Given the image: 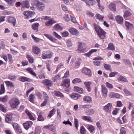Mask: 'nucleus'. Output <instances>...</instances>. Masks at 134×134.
I'll list each match as a JSON object with an SVG mask.
<instances>
[{"label":"nucleus","instance_id":"f257e3e1","mask_svg":"<svg viewBox=\"0 0 134 134\" xmlns=\"http://www.w3.org/2000/svg\"><path fill=\"white\" fill-rule=\"evenodd\" d=\"M31 4L35 7L40 12L43 11L46 9L45 4L39 0H33Z\"/></svg>","mask_w":134,"mask_h":134},{"label":"nucleus","instance_id":"f03ea898","mask_svg":"<svg viewBox=\"0 0 134 134\" xmlns=\"http://www.w3.org/2000/svg\"><path fill=\"white\" fill-rule=\"evenodd\" d=\"M70 80L69 79H64L62 82L61 86L65 88V91L68 92L71 90Z\"/></svg>","mask_w":134,"mask_h":134},{"label":"nucleus","instance_id":"7ed1b4c3","mask_svg":"<svg viewBox=\"0 0 134 134\" xmlns=\"http://www.w3.org/2000/svg\"><path fill=\"white\" fill-rule=\"evenodd\" d=\"M86 44L83 42H79L78 46L77 51L79 53H84L86 52Z\"/></svg>","mask_w":134,"mask_h":134},{"label":"nucleus","instance_id":"20e7f679","mask_svg":"<svg viewBox=\"0 0 134 134\" xmlns=\"http://www.w3.org/2000/svg\"><path fill=\"white\" fill-rule=\"evenodd\" d=\"M10 103L11 107L13 109H17L20 103L19 100L16 98H14L10 101Z\"/></svg>","mask_w":134,"mask_h":134},{"label":"nucleus","instance_id":"39448f33","mask_svg":"<svg viewBox=\"0 0 134 134\" xmlns=\"http://www.w3.org/2000/svg\"><path fill=\"white\" fill-rule=\"evenodd\" d=\"M53 55V53L50 51H43L42 53L41 57L43 59H50Z\"/></svg>","mask_w":134,"mask_h":134},{"label":"nucleus","instance_id":"423d86ee","mask_svg":"<svg viewBox=\"0 0 134 134\" xmlns=\"http://www.w3.org/2000/svg\"><path fill=\"white\" fill-rule=\"evenodd\" d=\"M112 104L110 103H108L103 108L104 111L106 113H110L111 111Z\"/></svg>","mask_w":134,"mask_h":134},{"label":"nucleus","instance_id":"0eeeda50","mask_svg":"<svg viewBox=\"0 0 134 134\" xmlns=\"http://www.w3.org/2000/svg\"><path fill=\"white\" fill-rule=\"evenodd\" d=\"M101 92L103 97L104 98H106L107 96L108 90L107 88L103 85H101Z\"/></svg>","mask_w":134,"mask_h":134},{"label":"nucleus","instance_id":"6e6552de","mask_svg":"<svg viewBox=\"0 0 134 134\" xmlns=\"http://www.w3.org/2000/svg\"><path fill=\"white\" fill-rule=\"evenodd\" d=\"M57 22L54 20L53 18H51L48 21L45 23V25L46 26L49 27Z\"/></svg>","mask_w":134,"mask_h":134},{"label":"nucleus","instance_id":"1a4fd4ad","mask_svg":"<svg viewBox=\"0 0 134 134\" xmlns=\"http://www.w3.org/2000/svg\"><path fill=\"white\" fill-rule=\"evenodd\" d=\"M44 128L48 129L53 132H56V127L55 126L53 125H48L44 126Z\"/></svg>","mask_w":134,"mask_h":134},{"label":"nucleus","instance_id":"9d476101","mask_svg":"<svg viewBox=\"0 0 134 134\" xmlns=\"http://www.w3.org/2000/svg\"><path fill=\"white\" fill-rule=\"evenodd\" d=\"M35 14V13L34 12L28 11H24L23 12V14L26 17L29 18L34 15Z\"/></svg>","mask_w":134,"mask_h":134},{"label":"nucleus","instance_id":"9b49d317","mask_svg":"<svg viewBox=\"0 0 134 134\" xmlns=\"http://www.w3.org/2000/svg\"><path fill=\"white\" fill-rule=\"evenodd\" d=\"M82 72L87 75L90 76L91 75V72L90 70L87 68L84 67L82 71Z\"/></svg>","mask_w":134,"mask_h":134},{"label":"nucleus","instance_id":"f8f14e48","mask_svg":"<svg viewBox=\"0 0 134 134\" xmlns=\"http://www.w3.org/2000/svg\"><path fill=\"white\" fill-rule=\"evenodd\" d=\"M31 0H25L21 2V5L25 7L28 8L30 7L29 3Z\"/></svg>","mask_w":134,"mask_h":134},{"label":"nucleus","instance_id":"ddd939ff","mask_svg":"<svg viewBox=\"0 0 134 134\" xmlns=\"http://www.w3.org/2000/svg\"><path fill=\"white\" fill-rule=\"evenodd\" d=\"M69 96L71 98L76 100L80 97L81 95L75 93H73L71 94H69Z\"/></svg>","mask_w":134,"mask_h":134},{"label":"nucleus","instance_id":"4468645a","mask_svg":"<svg viewBox=\"0 0 134 134\" xmlns=\"http://www.w3.org/2000/svg\"><path fill=\"white\" fill-rule=\"evenodd\" d=\"M8 21L9 23H12L13 26H15L16 21V19L15 18L9 16L8 17Z\"/></svg>","mask_w":134,"mask_h":134},{"label":"nucleus","instance_id":"2eb2a0df","mask_svg":"<svg viewBox=\"0 0 134 134\" xmlns=\"http://www.w3.org/2000/svg\"><path fill=\"white\" fill-rule=\"evenodd\" d=\"M70 32L72 35L76 36H77L79 34L78 31L76 29L74 28H71L69 30Z\"/></svg>","mask_w":134,"mask_h":134},{"label":"nucleus","instance_id":"dca6fc26","mask_svg":"<svg viewBox=\"0 0 134 134\" xmlns=\"http://www.w3.org/2000/svg\"><path fill=\"white\" fill-rule=\"evenodd\" d=\"M33 124V122L31 121H28L23 124V126L26 130H27Z\"/></svg>","mask_w":134,"mask_h":134},{"label":"nucleus","instance_id":"f3484780","mask_svg":"<svg viewBox=\"0 0 134 134\" xmlns=\"http://www.w3.org/2000/svg\"><path fill=\"white\" fill-rule=\"evenodd\" d=\"M13 119L12 114H10L6 115L5 120L7 123H9L10 121L12 120Z\"/></svg>","mask_w":134,"mask_h":134},{"label":"nucleus","instance_id":"a211bd4d","mask_svg":"<svg viewBox=\"0 0 134 134\" xmlns=\"http://www.w3.org/2000/svg\"><path fill=\"white\" fill-rule=\"evenodd\" d=\"M109 96L110 98H119L120 97V95L117 93L111 92L109 94Z\"/></svg>","mask_w":134,"mask_h":134},{"label":"nucleus","instance_id":"6ab92c4d","mask_svg":"<svg viewBox=\"0 0 134 134\" xmlns=\"http://www.w3.org/2000/svg\"><path fill=\"white\" fill-rule=\"evenodd\" d=\"M93 27L97 34L103 30L100 27L95 23L93 24Z\"/></svg>","mask_w":134,"mask_h":134},{"label":"nucleus","instance_id":"aec40b11","mask_svg":"<svg viewBox=\"0 0 134 134\" xmlns=\"http://www.w3.org/2000/svg\"><path fill=\"white\" fill-rule=\"evenodd\" d=\"M12 125L14 129L18 131L20 133L22 132V131L18 124L16 123H13Z\"/></svg>","mask_w":134,"mask_h":134},{"label":"nucleus","instance_id":"412c9836","mask_svg":"<svg viewBox=\"0 0 134 134\" xmlns=\"http://www.w3.org/2000/svg\"><path fill=\"white\" fill-rule=\"evenodd\" d=\"M84 84L85 85V88L87 90L88 92L91 91V88L90 87L91 83L90 82L88 81L85 82L84 83Z\"/></svg>","mask_w":134,"mask_h":134},{"label":"nucleus","instance_id":"4be33fe9","mask_svg":"<svg viewBox=\"0 0 134 134\" xmlns=\"http://www.w3.org/2000/svg\"><path fill=\"white\" fill-rule=\"evenodd\" d=\"M116 20L117 22L119 24H122L123 22V19L122 17L119 15L116 17Z\"/></svg>","mask_w":134,"mask_h":134},{"label":"nucleus","instance_id":"5701e85b","mask_svg":"<svg viewBox=\"0 0 134 134\" xmlns=\"http://www.w3.org/2000/svg\"><path fill=\"white\" fill-rule=\"evenodd\" d=\"M83 100L84 101L89 103L91 102L92 101L91 97L88 96L84 97L83 98Z\"/></svg>","mask_w":134,"mask_h":134},{"label":"nucleus","instance_id":"b1692460","mask_svg":"<svg viewBox=\"0 0 134 134\" xmlns=\"http://www.w3.org/2000/svg\"><path fill=\"white\" fill-rule=\"evenodd\" d=\"M106 32L103 30L97 33L99 37L101 39H103L105 37Z\"/></svg>","mask_w":134,"mask_h":134},{"label":"nucleus","instance_id":"393cba45","mask_svg":"<svg viewBox=\"0 0 134 134\" xmlns=\"http://www.w3.org/2000/svg\"><path fill=\"white\" fill-rule=\"evenodd\" d=\"M19 80L22 82H30L31 80L28 78L24 76H21L19 78Z\"/></svg>","mask_w":134,"mask_h":134},{"label":"nucleus","instance_id":"a878e982","mask_svg":"<svg viewBox=\"0 0 134 134\" xmlns=\"http://www.w3.org/2000/svg\"><path fill=\"white\" fill-rule=\"evenodd\" d=\"M125 23V26L127 29H131L134 28L133 25L130 23L126 21Z\"/></svg>","mask_w":134,"mask_h":134},{"label":"nucleus","instance_id":"bb28decb","mask_svg":"<svg viewBox=\"0 0 134 134\" xmlns=\"http://www.w3.org/2000/svg\"><path fill=\"white\" fill-rule=\"evenodd\" d=\"M54 29L57 31H60L62 30L63 27L58 24H56L53 26Z\"/></svg>","mask_w":134,"mask_h":134},{"label":"nucleus","instance_id":"cd10ccee","mask_svg":"<svg viewBox=\"0 0 134 134\" xmlns=\"http://www.w3.org/2000/svg\"><path fill=\"white\" fill-rule=\"evenodd\" d=\"M32 51L35 54H38L40 52V49L35 46H34L32 47Z\"/></svg>","mask_w":134,"mask_h":134},{"label":"nucleus","instance_id":"c85d7f7f","mask_svg":"<svg viewBox=\"0 0 134 134\" xmlns=\"http://www.w3.org/2000/svg\"><path fill=\"white\" fill-rule=\"evenodd\" d=\"M4 82L6 86L8 87L13 88L14 87V85L11 81H4Z\"/></svg>","mask_w":134,"mask_h":134},{"label":"nucleus","instance_id":"c756f323","mask_svg":"<svg viewBox=\"0 0 134 134\" xmlns=\"http://www.w3.org/2000/svg\"><path fill=\"white\" fill-rule=\"evenodd\" d=\"M44 35L49 40L53 42H54L56 40L52 36L50 35L44 34Z\"/></svg>","mask_w":134,"mask_h":134},{"label":"nucleus","instance_id":"7c9ffc66","mask_svg":"<svg viewBox=\"0 0 134 134\" xmlns=\"http://www.w3.org/2000/svg\"><path fill=\"white\" fill-rule=\"evenodd\" d=\"M37 120L40 121H43L44 120V119L42 116V112H40L39 113L38 115Z\"/></svg>","mask_w":134,"mask_h":134},{"label":"nucleus","instance_id":"2f4dec72","mask_svg":"<svg viewBox=\"0 0 134 134\" xmlns=\"http://www.w3.org/2000/svg\"><path fill=\"white\" fill-rule=\"evenodd\" d=\"M43 82L47 86H51L52 85L53 83L52 81L50 80L46 79L43 80Z\"/></svg>","mask_w":134,"mask_h":134},{"label":"nucleus","instance_id":"473e14b6","mask_svg":"<svg viewBox=\"0 0 134 134\" xmlns=\"http://www.w3.org/2000/svg\"><path fill=\"white\" fill-rule=\"evenodd\" d=\"M81 119L85 120L88 122H92V121L91 118L88 116H81Z\"/></svg>","mask_w":134,"mask_h":134},{"label":"nucleus","instance_id":"72a5a7b5","mask_svg":"<svg viewBox=\"0 0 134 134\" xmlns=\"http://www.w3.org/2000/svg\"><path fill=\"white\" fill-rule=\"evenodd\" d=\"M25 112L26 114L29 116L30 120H35L34 118V117L31 113L28 110H26Z\"/></svg>","mask_w":134,"mask_h":134},{"label":"nucleus","instance_id":"f704fd0d","mask_svg":"<svg viewBox=\"0 0 134 134\" xmlns=\"http://www.w3.org/2000/svg\"><path fill=\"white\" fill-rule=\"evenodd\" d=\"M39 26V24L38 23H35L33 24L32 25V28L34 30L37 31H38Z\"/></svg>","mask_w":134,"mask_h":134},{"label":"nucleus","instance_id":"c9c22d12","mask_svg":"<svg viewBox=\"0 0 134 134\" xmlns=\"http://www.w3.org/2000/svg\"><path fill=\"white\" fill-rule=\"evenodd\" d=\"M74 89L75 91L80 93H83V89L81 88L75 86L74 87Z\"/></svg>","mask_w":134,"mask_h":134},{"label":"nucleus","instance_id":"e433bc0d","mask_svg":"<svg viewBox=\"0 0 134 134\" xmlns=\"http://www.w3.org/2000/svg\"><path fill=\"white\" fill-rule=\"evenodd\" d=\"M109 9L111 10L115 11L116 10L115 5V4L111 3L109 5Z\"/></svg>","mask_w":134,"mask_h":134},{"label":"nucleus","instance_id":"4c0bfd02","mask_svg":"<svg viewBox=\"0 0 134 134\" xmlns=\"http://www.w3.org/2000/svg\"><path fill=\"white\" fill-rule=\"evenodd\" d=\"M60 76L59 74L56 75L52 79L53 81L54 82H57L60 80Z\"/></svg>","mask_w":134,"mask_h":134},{"label":"nucleus","instance_id":"58836bf2","mask_svg":"<svg viewBox=\"0 0 134 134\" xmlns=\"http://www.w3.org/2000/svg\"><path fill=\"white\" fill-rule=\"evenodd\" d=\"M131 13L130 11L126 10L124 12L123 16L124 18H126L128 16L131 15Z\"/></svg>","mask_w":134,"mask_h":134},{"label":"nucleus","instance_id":"ea45409f","mask_svg":"<svg viewBox=\"0 0 134 134\" xmlns=\"http://www.w3.org/2000/svg\"><path fill=\"white\" fill-rule=\"evenodd\" d=\"M8 99V96L7 95H6L4 97L0 98V101L3 102H7Z\"/></svg>","mask_w":134,"mask_h":134},{"label":"nucleus","instance_id":"a19ab883","mask_svg":"<svg viewBox=\"0 0 134 134\" xmlns=\"http://www.w3.org/2000/svg\"><path fill=\"white\" fill-rule=\"evenodd\" d=\"M54 94L57 97H59L61 98H63L64 97L63 94L59 91H55L54 92Z\"/></svg>","mask_w":134,"mask_h":134},{"label":"nucleus","instance_id":"79ce46f5","mask_svg":"<svg viewBox=\"0 0 134 134\" xmlns=\"http://www.w3.org/2000/svg\"><path fill=\"white\" fill-rule=\"evenodd\" d=\"M85 112L89 115H92L94 114L95 111L93 109H90L86 111Z\"/></svg>","mask_w":134,"mask_h":134},{"label":"nucleus","instance_id":"37998d69","mask_svg":"<svg viewBox=\"0 0 134 134\" xmlns=\"http://www.w3.org/2000/svg\"><path fill=\"white\" fill-rule=\"evenodd\" d=\"M26 58H27L29 62L31 63H33L34 62L33 58L29 55H27L26 56Z\"/></svg>","mask_w":134,"mask_h":134},{"label":"nucleus","instance_id":"c03bdc74","mask_svg":"<svg viewBox=\"0 0 134 134\" xmlns=\"http://www.w3.org/2000/svg\"><path fill=\"white\" fill-rule=\"evenodd\" d=\"M55 109L54 108L53 109L49 112V114L48 115V117L51 118L55 113Z\"/></svg>","mask_w":134,"mask_h":134},{"label":"nucleus","instance_id":"a18cd8bd","mask_svg":"<svg viewBox=\"0 0 134 134\" xmlns=\"http://www.w3.org/2000/svg\"><path fill=\"white\" fill-rule=\"evenodd\" d=\"M97 51V49H92L88 52L85 54L84 55L88 57H89L91 55L92 53L94 52H96Z\"/></svg>","mask_w":134,"mask_h":134},{"label":"nucleus","instance_id":"49530a36","mask_svg":"<svg viewBox=\"0 0 134 134\" xmlns=\"http://www.w3.org/2000/svg\"><path fill=\"white\" fill-rule=\"evenodd\" d=\"M8 4L12 5L16 2V0H4Z\"/></svg>","mask_w":134,"mask_h":134},{"label":"nucleus","instance_id":"de8ad7c7","mask_svg":"<svg viewBox=\"0 0 134 134\" xmlns=\"http://www.w3.org/2000/svg\"><path fill=\"white\" fill-rule=\"evenodd\" d=\"M5 87L4 85L2 84L1 85V89H0V95L3 93L5 92Z\"/></svg>","mask_w":134,"mask_h":134},{"label":"nucleus","instance_id":"09e8293b","mask_svg":"<svg viewBox=\"0 0 134 134\" xmlns=\"http://www.w3.org/2000/svg\"><path fill=\"white\" fill-rule=\"evenodd\" d=\"M108 49L111 50H115V47L112 43H109Z\"/></svg>","mask_w":134,"mask_h":134},{"label":"nucleus","instance_id":"8fccbe9b","mask_svg":"<svg viewBox=\"0 0 134 134\" xmlns=\"http://www.w3.org/2000/svg\"><path fill=\"white\" fill-rule=\"evenodd\" d=\"M91 105L90 104H85L81 105V107L82 108L85 109H89L91 108Z\"/></svg>","mask_w":134,"mask_h":134},{"label":"nucleus","instance_id":"3c124183","mask_svg":"<svg viewBox=\"0 0 134 134\" xmlns=\"http://www.w3.org/2000/svg\"><path fill=\"white\" fill-rule=\"evenodd\" d=\"M32 37L34 41L36 43L38 42L41 39L39 38L35 37L34 35H32Z\"/></svg>","mask_w":134,"mask_h":134},{"label":"nucleus","instance_id":"603ef678","mask_svg":"<svg viewBox=\"0 0 134 134\" xmlns=\"http://www.w3.org/2000/svg\"><path fill=\"white\" fill-rule=\"evenodd\" d=\"M0 110L4 112H5L7 111L6 108L4 105L0 104Z\"/></svg>","mask_w":134,"mask_h":134},{"label":"nucleus","instance_id":"864d4df0","mask_svg":"<svg viewBox=\"0 0 134 134\" xmlns=\"http://www.w3.org/2000/svg\"><path fill=\"white\" fill-rule=\"evenodd\" d=\"M80 131L81 134H84L86 132V130L83 126H81Z\"/></svg>","mask_w":134,"mask_h":134},{"label":"nucleus","instance_id":"5fc2aeb1","mask_svg":"<svg viewBox=\"0 0 134 134\" xmlns=\"http://www.w3.org/2000/svg\"><path fill=\"white\" fill-rule=\"evenodd\" d=\"M96 18L100 21H103L104 16L98 14H97L96 16Z\"/></svg>","mask_w":134,"mask_h":134},{"label":"nucleus","instance_id":"6e6d98bb","mask_svg":"<svg viewBox=\"0 0 134 134\" xmlns=\"http://www.w3.org/2000/svg\"><path fill=\"white\" fill-rule=\"evenodd\" d=\"M17 77L15 75H10L9 76L8 78L9 80L12 81H15L16 78Z\"/></svg>","mask_w":134,"mask_h":134},{"label":"nucleus","instance_id":"4d7b16f0","mask_svg":"<svg viewBox=\"0 0 134 134\" xmlns=\"http://www.w3.org/2000/svg\"><path fill=\"white\" fill-rule=\"evenodd\" d=\"M87 129L91 132H92L94 129V127L92 125H90L88 126Z\"/></svg>","mask_w":134,"mask_h":134},{"label":"nucleus","instance_id":"13d9d810","mask_svg":"<svg viewBox=\"0 0 134 134\" xmlns=\"http://www.w3.org/2000/svg\"><path fill=\"white\" fill-rule=\"evenodd\" d=\"M118 80L120 81H124L126 82H128L126 78L121 76H120L119 77Z\"/></svg>","mask_w":134,"mask_h":134},{"label":"nucleus","instance_id":"bf43d9fd","mask_svg":"<svg viewBox=\"0 0 134 134\" xmlns=\"http://www.w3.org/2000/svg\"><path fill=\"white\" fill-rule=\"evenodd\" d=\"M81 82V80L79 78H77L74 79L72 81V83H75L77 82Z\"/></svg>","mask_w":134,"mask_h":134},{"label":"nucleus","instance_id":"052dcab7","mask_svg":"<svg viewBox=\"0 0 134 134\" xmlns=\"http://www.w3.org/2000/svg\"><path fill=\"white\" fill-rule=\"evenodd\" d=\"M102 63V62L99 60H95L93 62L94 64L96 66L100 65Z\"/></svg>","mask_w":134,"mask_h":134},{"label":"nucleus","instance_id":"680f3d73","mask_svg":"<svg viewBox=\"0 0 134 134\" xmlns=\"http://www.w3.org/2000/svg\"><path fill=\"white\" fill-rule=\"evenodd\" d=\"M104 67L105 69L108 70H111V66L110 65L105 64L104 65Z\"/></svg>","mask_w":134,"mask_h":134},{"label":"nucleus","instance_id":"e2e57ef3","mask_svg":"<svg viewBox=\"0 0 134 134\" xmlns=\"http://www.w3.org/2000/svg\"><path fill=\"white\" fill-rule=\"evenodd\" d=\"M123 61L125 64L127 65H130L131 64L130 60L129 59H125Z\"/></svg>","mask_w":134,"mask_h":134},{"label":"nucleus","instance_id":"0e129e2a","mask_svg":"<svg viewBox=\"0 0 134 134\" xmlns=\"http://www.w3.org/2000/svg\"><path fill=\"white\" fill-rule=\"evenodd\" d=\"M106 86L108 88L113 89V85L108 82L106 83Z\"/></svg>","mask_w":134,"mask_h":134},{"label":"nucleus","instance_id":"69168bd1","mask_svg":"<svg viewBox=\"0 0 134 134\" xmlns=\"http://www.w3.org/2000/svg\"><path fill=\"white\" fill-rule=\"evenodd\" d=\"M74 124L76 128V129L78 130V120L76 119H75L74 120Z\"/></svg>","mask_w":134,"mask_h":134},{"label":"nucleus","instance_id":"338daca9","mask_svg":"<svg viewBox=\"0 0 134 134\" xmlns=\"http://www.w3.org/2000/svg\"><path fill=\"white\" fill-rule=\"evenodd\" d=\"M123 91L127 95L131 96L132 95V94L126 89H124L123 90Z\"/></svg>","mask_w":134,"mask_h":134},{"label":"nucleus","instance_id":"774afa93","mask_svg":"<svg viewBox=\"0 0 134 134\" xmlns=\"http://www.w3.org/2000/svg\"><path fill=\"white\" fill-rule=\"evenodd\" d=\"M120 134H126L125 129L124 127H122L121 128Z\"/></svg>","mask_w":134,"mask_h":134}]
</instances>
